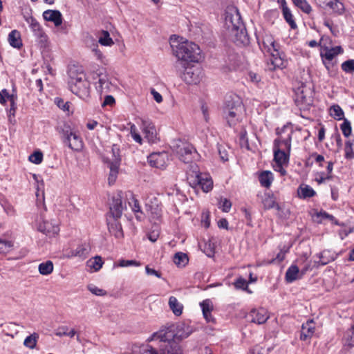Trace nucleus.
Wrapping results in <instances>:
<instances>
[{"mask_svg": "<svg viewBox=\"0 0 354 354\" xmlns=\"http://www.w3.org/2000/svg\"><path fill=\"white\" fill-rule=\"evenodd\" d=\"M292 133V127L283 126L279 131H277L278 138L274 140V168L282 176L286 174L283 167L287 166L289 162Z\"/></svg>", "mask_w": 354, "mask_h": 354, "instance_id": "1", "label": "nucleus"}, {"mask_svg": "<svg viewBox=\"0 0 354 354\" xmlns=\"http://www.w3.org/2000/svg\"><path fill=\"white\" fill-rule=\"evenodd\" d=\"M173 54L177 57L184 68L189 63H198L202 58V51L196 44L185 40L178 42L176 45H171Z\"/></svg>", "mask_w": 354, "mask_h": 354, "instance_id": "2", "label": "nucleus"}, {"mask_svg": "<svg viewBox=\"0 0 354 354\" xmlns=\"http://www.w3.org/2000/svg\"><path fill=\"white\" fill-rule=\"evenodd\" d=\"M235 12L236 15L234 20L236 22H234L233 17L227 13L225 17L226 24L227 25L228 28L231 29V31L234 36V41L236 45H248L249 44V37L247 34L246 29L243 27L241 21L238 10H236Z\"/></svg>", "mask_w": 354, "mask_h": 354, "instance_id": "3", "label": "nucleus"}, {"mask_svg": "<svg viewBox=\"0 0 354 354\" xmlns=\"http://www.w3.org/2000/svg\"><path fill=\"white\" fill-rule=\"evenodd\" d=\"M244 106L242 102L236 100H227L223 108L224 117L230 127L236 126L243 118Z\"/></svg>", "mask_w": 354, "mask_h": 354, "instance_id": "4", "label": "nucleus"}, {"mask_svg": "<svg viewBox=\"0 0 354 354\" xmlns=\"http://www.w3.org/2000/svg\"><path fill=\"white\" fill-rule=\"evenodd\" d=\"M61 134L62 142L71 150L75 151H80L84 147V142L82 138L75 131H72L70 126L64 125V127L58 130Z\"/></svg>", "mask_w": 354, "mask_h": 354, "instance_id": "5", "label": "nucleus"}, {"mask_svg": "<svg viewBox=\"0 0 354 354\" xmlns=\"http://www.w3.org/2000/svg\"><path fill=\"white\" fill-rule=\"evenodd\" d=\"M68 75V83L70 87L75 86L77 88H86V75L82 66L76 64L69 65Z\"/></svg>", "mask_w": 354, "mask_h": 354, "instance_id": "6", "label": "nucleus"}, {"mask_svg": "<svg viewBox=\"0 0 354 354\" xmlns=\"http://www.w3.org/2000/svg\"><path fill=\"white\" fill-rule=\"evenodd\" d=\"M306 261L307 257H302L296 261L299 266L304 265V268L301 270L296 264H292L288 268L285 276L286 281L288 283H292L301 278L306 274L310 266V263Z\"/></svg>", "mask_w": 354, "mask_h": 354, "instance_id": "7", "label": "nucleus"}, {"mask_svg": "<svg viewBox=\"0 0 354 354\" xmlns=\"http://www.w3.org/2000/svg\"><path fill=\"white\" fill-rule=\"evenodd\" d=\"M157 340L162 344L176 342V340L177 339L174 334V324H168L162 326L147 339L149 342Z\"/></svg>", "mask_w": 354, "mask_h": 354, "instance_id": "8", "label": "nucleus"}, {"mask_svg": "<svg viewBox=\"0 0 354 354\" xmlns=\"http://www.w3.org/2000/svg\"><path fill=\"white\" fill-rule=\"evenodd\" d=\"M190 184L194 187H200L204 192H208L213 187V181L209 174L193 171L189 174Z\"/></svg>", "mask_w": 354, "mask_h": 354, "instance_id": "9", "label": "nucleus"}, {"mask_svg": "<svg viewBox=\"0 0 354 354\" xmlns=\"http://www.w3.org/2000/svg\"><path fill=\"white\" fill-rule=\"evenodd\" d=\"M16 100L17 94L15 93V90H1L0 91V103L4 104L7 101H9L10 102V108L8 111V118L9 122L12 124H15L16 123Z\"/></svg>", "mask_w": 354, "mask_h": 354, "instance_id": "10", "label": "nucleus"}, {"mask_svg": "<svg viewBox=\"0 0 354 354\" xmlns=\"http://www.w3.org/2000/svg\"><path fill=\"white\" fill-rule=\"evenodd\" d=\"M315 90H296L295 104L300 110H307L313 104Z\"/></svg>", "mask_w": 354, "mask_h": 354, "instance_id": "11", "label": "nucleus"}, {"mask_svg": "<svg viewBox=\"0 0 354 354\" xmlns=\"http://www.w3.org/2000/svg\"><path fill=\"white\" fill-rule=\"evenodd\" d=\"M37 227L39 232L49 236H54L59 232L57 221L53 219H45L41 216H40L39 221H37Z\"/></svg>", "mask_w": 354, "mask_h": 354, "instance_id": "12", "label": "nucleus"}, {"mask_svg": "<svg viewBox=\"0 0 354 354\" xmlns=\"http://www.w3.org/2000/svg\"><path fill=\"white\" fill-rule=\"evenodd\" d=\"M175 151L178 158L185 163L192 162L196 153V150L191 144L183 142L176 145Z\"/></svg>", "mask_w": 354, "mask_h": 354, "instance_id": "13", "label": "nucleus"}, {"mask_svg": "<svg viewBox=\"0 0 354 354\" xmlns=\"http://www.w3.org/2000/svg\"><path fill=\"white\" fill-rule=\"evenodd\" d=\"M258 39V44L261 48V49L264 52L268 54H270L273 52H276L280 49V45L279 43L276 42L274 37L268 33L265 32L261 39Z\"/></svg>", "mask_w": 354, "mask_h": 354, "instance_id": "14", "label": "nucleus"}, {"mask_svg": "<svg viewBox=\"0 0 354 354\" xmlns=\"http://www.w3.org/2000/svg\"><path fill=\"white\" fill-rule=\"evenodd\" d=\"M148 162L151 167L164 169L169 162V155L165 151L153 153L148 157Z\"/></svg>", "mask_w": 354, "mask_h": 354, "instance_id": "15", "label": "nucleus"}, {"mask_svg": "<svg viewBox=\"0 0 354 354\" xmlns=\"http://www.w3.org/2000/svg\"><path fill=\"white\" fill-rule=\"evenodd\" d=\"M125 198L124 193L122 192H118L112 198V203L110 206V212L113 217L118 219L121 217L124 206L122 203V198Z\"/></svg>", "mask_w": 354, "mask_h": 354, "instance_id": "16", "label": "nucleus"}, {"mask_svg": "<svg viewBox=\"0 0 354 354\" xmlns=\"http://www.w3.org/2000/svg\"><path fill=\"white\" fill-rule=\"evenodd\" d=\"M283 53L279 50L276 52L270 53L271 58L270 62H268L267 66L269 71H275L277 69H283L286 68L287 61L283 57Z\"/></svg>", "mask_w": 354, "mask_h": 354, "instance_id": "17", "label": "nucleus"}, {"mask_svg": "<svg viewBox=\"0 0 354 354\" xmlns=\"http://www.w3.org/2000/svg\"><path fill=\"white\" fill-rule=\"evenodd\" d=\"M26 21L29 24L34 35L39 39L41 43L45 44L48 37L38 21L31 16L26 18Z\"/></svg>", "mask_w": 354, "mask_h": 354, "instance_id": "18", "label": "nucleus"}, {"mask_svg": "<svg viewBox=\"0 0 354 354\" xmlns=\"http://www.w3.org/2000/svg\"><path fill=\"white\" fill-rule=\"evenodd\" d=\"M344 53V49L340 46H337L335 47H326L324 50H320V57L322 59V62L326 68H328L327 66L326 62L332 61L336 56L341 55Z\"/></svg>", "mask_w": 354, "mask_h": 354, "instance_id": "19", "label": "nucleus"}, {"mask_svg": "<svg viewBox=\"0 0 354 354\" xmlns=\"http://www.w3.org/2000/svg\"><path fill=\"white\" fill-rule=\"evenodd\" d=\"M157 354H183L181 346L176 342L161 344L156 348Z\"/></svg>", "mask_w": 354, "mask_h": 354, "instance_id": "20", "label": "nucleus"}, {"mask_svg": "<svg viewBox=\"0 0 354 354\" xmlns=\"http://www.w3.org/2000/svg\"><path fill=\"white\" fill-rule=\"evenodd\" d=\"M142 129L145 138H146L149 142L153 143L157 140V131L152 122L143 120Z\"/></svg>", "mask_w": 354, "mask_h": 354, "instance_id": "21", "label": "nucleus"}, {"mask_svg": "<svg viewBox=\"0 0 354 354\" xmlns=\"http://www.w3.org/2000/svg\"><path fill=\"white\" fill-rule=\"evenodd\" d=\"M249 317L251 321L258 324H264L269 318L268 312L263 308L257 309H252L250 313Z\"/></svg>", "mask_w": 354, "mask_h": 354, "instance_id": "22", "label": "nucleus"}, {"mask_svg": "<svg viewBox=\"0 0 354 354\" xmlns=\"http://www.w3.org/2000/svg\"><path fill=\"white\" fill-rule=\"evenodd\" d=\"M278 2L280 3L282 15L286 23L292 29H296L297 28V25L286 0H278Z\"/></svg>", "mask_w": 354, "mask_h": 354, "instance_id": "23", "label": "nucleus"}, {"mask_svg": "<svg viewBox=\"0 0 354 354\" xmlns=\"http://www.w3.org/2000/svg\"><path fill=\"white\" fill-rule=\"evenodd\" d=\"M43 17L45 21L53 22L56 27L59 26L62 24V15L57 10H47L44 11L43 12Z\"/></svg>", "mask_w": 354, "mask_h": 354, "instance_id": "24", "label": "nucleus"}, {"mask_svg": "<svg viewBox=\"0 0 354 354\" xmlns=\"http://www.w3.org/2000/svg\"><path fill=\"white\" fill-rule=\"evenodd\" d=\"M193 332L191 326L181 323L177 325L174 324V334L177 340H182L188 337Z\"/></svg>", "mask_w": 354, "mask_h": 354, "instance_id": "25", "label": "nucleus"}, {"mask_svg": "<svg viewBox=\"0 0 354 354\" xmlns=\"http://www.w3.org/2000/svg\"><path fill=\"white\" fill-rule=\"evenodd\" d=\"M315 324L313 320H308L302 324L300 338L301 340L310 339L314 334Z\"/></svg>", "mask_w": 354, "mask_h": 354, "instance_id": "26", "label": "nucleus"}, {"mask_svg": "<svg viewBox=\"0 0 354 354\" xmlns=\"http://www.w3.org/2000/svg\"><path fill=\"white\" fill-rule=\"evenodd\" d=\"M204 318L207 322H214V318L212 315L213 304L210 299L203 300L200 303Z\"/></svg>", "mask_w": 354, "mask_h": 354, "instance_id": "27", "label": "nucleus"}, {"mask_svg": "<svg viewBox=\"0 0 354 354\" xmlns=\"http://www.w3.org/2000/svg\"><path fill=\"white\" fill-rule=\"evenodd\" d=\"M342 342L345 349H351L354 347V322L345 331Z\"/></svg>", "mask_w": 354, "mask_h": 354, "instance_id": "28", "label": "nucleus"}, {"mask_svg": "<svg viewBox=\"0 0 354 354\" xmlns=\"http://www.w3.org/2000/svg\"><path fill=\"white\" fill-rule=\"evenodd\" d=\"M125 198L128 201L129 205L131 206L132 211L136 214L140 213V215L137 214L136 218L138 220L142 219V212L138 201L136 199L133 194L131 192H127L124 193Z\"/></svg>", "mask_w": 354, "mask_h": 354, "instance_id": "29", "label": "nucleus"}, {"mask_svg": "<svg viewBox=\"0 0 354 354\" xmlns=\"http://www.w3.org/2000/svg\"><path fill=\"white\" fill-rule=\"evenodd\" d=\"M120 162V158H115L113 162L109 164L110 171L108 181L109 185H113L116 181L119 172Z\"/></svg>", "mask_w": 354, "mask_h": 354, "instance_id": "30", "label": "nucleus"}, {"mask_svg": "<svg viewBox=\"0 0 354 354\" xmlns=\"http://www.w3.org/2000/svg\"><path fill=\"white\" fill-rule=\"evenodd\" d=\"M8 41L11 46L17 49H20L23 46L21 34L17 30H13L9 33Z\"/></svg>", "mask_w": 354, "mask_h": 354, "instance_id": "31", "label": "nucleus"}, {"mask_svg": "<svg viewBox=\"0 0 354 354\" xmlns=\"http://www.w3.org/2000/svg\"><path fill=\"white\" fill-rule=\"evenodd\" d=\"M168 304L169 308L176 316H180L182 315L184 307L176 297L171 296L169 298Z\"/></svg>", "mask_w": 354, "mask_h": 354, "instance_id": "32", "label": "nucleus"}, {"mask_svg": "<svg viewBox=\"0 0 354 354\" xmlns=\"http://www.w3.org/2000/svg\"><path fill=\"white\" fill-rule=\"evenodd\" d=\"M88 254V250L84 245H78L75 250L71 251L68 254V258L80 257L84 259Z\"/></svg>", "mask_w": 354, "mask_h": 354, "instance_id": "33", "label": "nucleus"}, {"mask_svg": "<svg viewBox=\"0 0 354 354\" xmlns=\"http://www.w3.org/2000/svg\"><path fill=\"white\" fill-rule=\"evenodd\" d=\"M274 180L273 174L270 171H263L259 176V180L261 186L268 188Z\"/></svg>", "mask_w": 354, "mask_h": 354, "instance_id": "34", "label": "nucleus"}, {"mask_svg": "<svg viewBox=\"0 0 354 354\" xmlns=\"http://www.w3.org/2000/svg\"><path fill=\"white\" fill-rule=\"evenodd\" d=\"M132 354H157L156 348L149 344L134 346L132 349Z\"/></svg>", "mask_w": 354, "mask_h": 354, "instance_id": "35", "label": "nucleus"}, {"mask_svg": "<svg viewBox=\"0 0 354 354\" xmlns=\"http://www.w3.org/2000/svg\"><path fill=\"white\" fill-rule=\"evenodd\" d=\"M108 228L110 233L114 235L116 238L119 239L123 236L122 225L118 221V219L115 218L112 223H109Z\"/></svg>", "mask_w": 354, "mask_h": 354, "instance_id": "36", "label": "nucleus"}, {"mask_svg": "<svg viewBox=\"0 0 354 354\" xmlns=\"http://www.w3.org/2000/svg\"><path fill=\"white\" fill-rule=\"evenodd\" d=\"M298 195L301 198H307L314 196L316 194L315 191L308 185H301L297 190Z\"/></svg>", "mask_w": 354, "mask_h": 354, "instance_id": "37", "label": "nucleus"}, {"mask_svg": "<svg viewBox=\"0 0 354 354\" xmlns=\"http://www.w3.org/2000/svg\"><path fill=\"white\" fill-rule=\"evenodd\" d=\"M104 263L102 259L100 256H95V257L90 259L86 262V266L93 271L97 272L99 271Z\"/></svg>", "mask_w": 354, "mask_h": 354, "instance_id": "38", "label": "nucleus"}, {"mask_svg": "<svg viewBox=\"0 0 354 354\" xmlns=\"http://www.w3.org/2000/svg\"><path fill=\"white\" fill-rule=\"evenodd\" d=\"M262 203L265 209L276 208L277 210L280 209V206L276 203V201L272 195L265 194L262 200Z\"/></svg>", "mask_w": 354, "mask_h": 354, "instance_id": "39", "label": "nucleus"}, {"mask_svg": "<svg viewBox=\"0 0 354 354\" xmlns=\"http://www.w3.org/2000/svg\"><path fill=\"white\" fill-rule=\"evenodd\" d=\"M38 339L39 334L37 333H33L25 338L24 341V345L25 347L28 348L29 349H34L36 348Z\"/></svg>", "mask_w": 354, "mask_h": 354, "instance_id": "40", "label": "nucleus"}, {"mask_svg": "<svg viewBox=\"0 0 354 354\" xmlns=\"http://www.w3.org/2000/svg\"><path fill=\"white\" fill-rule=\"evenodd\" d=\"M54 266L51 261H46L38 266L39 272L42 275H48L53 271Z\"/></svg>", "mask_w": 354, "mask_h": 354, "instance_id": "41", "label": "nucleus"}, {"mask_svg": "<svg viewBox=\"0 0 354 354\" xmlns=\"http://www.w3.org/2000/svg\"><path fill=\"white\" fill-rule=\"evenodd\" d=\"M315 216L317 219H319L318 220L319 223H322L324 220H328L331 223L335 225H341L339 221L333 215L329 214L325 211L317 212Z\"/></svg>", "mask_w": 354, "mask_h": 354, "instance_id": "42", "label": "nucleus"}, {"mask_svg": "<svg viewBox=\"0 0 354 354\" xmlns=\"http://www.w3.org/2000/svg\"><path fill=\"white\" fill-rule=\"evenodd\" d=\"M101 36L99 37L98 42L104 46H111L114 44L113 39L110 37V34L107 30H101Z\"/></svg>", "mask_w": 354, "mask_h": 354, "instance_id": "43", "label": "nucleus"}, {"mask_svg": "<svg viewBox=\"0 0 354 354\" xmlns=\"http://www.w3.org/2000/svg\"><path fill=\"white\" fill-rule=\"evenodd\" d=\"M293 3L299 8L303 12L310 15L312 11V7L306 0H292Z\"/></svg>", "mask_w": 354, "mask_h": 354, "instance_id": "44", "label": "nucleus"}, {"mask_svg": "<svg viewBox=\"0 0 354 354\" xmlns=\"http://www.w3.org/2000/svg\"><path fill=\"white\" fill-rule=\"evenodd\" d=\"M189 261L188 257L186 254L183 252H177L174 257V262L178 267L185 266Z\"/></svg>", "mask_w": 354, "mask_h": 354, "instance_id": "45", "label": "nucleus"}, {"mask_svg": "<svg viewBox=\"0 0 354 354\" xmlns=\"http://www.w3.org/2000/svg\"><path fill=\"white\" fill-rule=\"evenodd\" d=\"M328 8L331 9L333 12L339 15H342L345 10L344 4L339 0H333L332 3Z\"/></svg>", "mask_w": 354, "mask_h": 354, "instance_id": "46", "label": "nucleus"}, {"mask_svg": "<svg viewBox=\"0 0 354 354\" xmlns=\"http://www.w3.org/2000/svg\"><path fill=\"white\" fill-rule=\"evenodd\" d=\"M330 115L335 120H340L344 118V111L338 105H333L330 108Z\"/></svg>", "mask_w": 354, "mask_h": 354, "instance_id": "47", "label": "nucleus"}, {"mask_svg": "<svg viewBox=\"0 0 354 354\" xmlns=\"http://www.w3.org/2000/svg\"><path fill=\"white\" fill-rule=\"evenodd\" d=\"M345 158L352 159L354 158V140H348L345 143Z\"/></svg>", "mask_w": 354, "mask_h": 354, "instance_id": "48", "label": "nucleus"}, {"mask_svg": "<svg viewBox=\"0 0 354 354\" xmlns=\"http://www.w3.org/2000/svg\"><path fill=\"white\" fill-rule=\"evenodd\" d=\"M324 25L329 28L331 34L335 37H337L339 34V30L337 26L335 25L331 19H325L324 20Z\"/></svg>", "mask_w": 354, "mask_h": 354, "instance_id": "49", "label": "nucleus"}, {"mask_svg": "<svg viewBox=\"0 0 354 354\" xmlns=\"http://www.w3.org/2000/svg\"><path fill=\"white\" fill-rule=\"evenodd\" d=\"M342 70L346 73L353 74L354 73V59H348L341 64Z\"/></svg>", "mask_w": 354, "mask_h": 354, "instance_id": "50", "label": "nucleus"}, {"mask_svg": "<svg viewBox=\"0 0 354 354\" xmlns=\"http://www.w3.org/2000/svg\"><path fill=\"white\" fill-rule=\"evenodd\" d=\"M192 68H189V71H186L183 75V79L187 84H196L198 82V77H193L194 73L190 71Z\"/></svg>", "mask_w": 354, "mask_h": 354, "instance_id": "51", "label": "nucleus"}, {"mask_svg": "<svg viewBox=\"0 0 354 354\" xmlns=\"http://www.w3.org/2000/svg\"><path fill=\"white\" fill-rule=\"evenodd\" d=\"M147 207H149L148 210L150 211V213L151 214V218L153 220H158L161 216V209L159 207L158 205L156 204L155 207H152L149 206V205L147 204Z\"/></svg>", "mask_w": 354, "mask_h": 354, "instance_id": "52", "label": "nucleus"}, {"mask_svg": "<svg viewBox=\"0 0 354 354\" xmlns=\"http://www.w3.org/2000/svg\"><path fill=\"white\" fill-rule=\"evenodd\" d=\"M330 251L328 250H324L319 254V259H320V263L322 265H326L330 261H333L335 260V257H328V254H329Z\"/></svg>", "mask_w": 354, "mask_h": 354, "instance_id": "53", "label": "nucleus"}, {"mask_svg": "<svg viewBox=\"0 0 354 354\" xmlns=\"http://www.w3.org/2000/svg\"><path fill=\"white\" fill-rule=\"evenodd\" d=\"M232 207V203L227 198H221L218 203V208L224 212H229Z\"/></svg>", "mask_w": 354, "mask_h": 354, "instance_id": "54", "label": "nucleus"}, {"mask_svg": "<svg viewBox=\"0 0 354 354\" xmlns=\"http://www.w3.org/2000/svg\"><path fill=\"white\" fill-rule=\"evenodd\" d=\"M28 160L32 163L40 164L43 160V153L40 151H35L29 156Z\"/></svg>", "mask_w": 354, "mask_h": 354, "instance_id": "55", "label": "nucleus"}, {"mask_svg": "<svg viewBox=\"0 0 354 354\" xmlns=\"http://www.w3.org/2000/svg\"><path fill=\"white\" fill-rule=\"evenodd\" d=\"M13 244L11 241L0 240V253L6 254L9 252Z\"/></svg>", "mask_w": 354, "mask_h": 354, "instance_id": "56", "label": "nucleus"}, {"mask_svg": "<svg viewBox=\"0 0 354 354\" xmlns=\"http://www.w3.org/2000/svg\"><path fill=\"white\" fill-rule=\"evenodd\" d=\"M340 129L345 137H348L351 134L352 129L351 123L347 120H344L340 126Z\"/></svg>", "mask_w": 354, "mask_h": 354, "instance_id": "57", "label": "nucleus"}, {"mask_svg": "<svg viewBox=\"0 0 354 354\" xmlns=\"http://www.w3.org/2000/svg\"><path fill=\"white\" fill-rule=\"evenodd\" d=\"M319 43L320 50H324L325 46L328 48L331 46L332 39L328 36L323 35L319 40Z\"/></svg>", "mask_w": 354, "mask_h": 354, "instance_id": "58", "label": "nucleus"}, {"mask_svg": "<svg viewBox=\"0 0 354 354\" xmlns=\"http://www.w3.org/2000/svg\"><path fill=\"white\" fill-rule=\"evenodd\" d=\"M218 151L220 158L223 161L225 162V161L228 160L229 155H228V152L225 146L218 145Z\"/></svg>", "mask_w": 354, "mask_h": 354, "instance_id": "59", "label": "nucleus"}, {"mask_svg": "<svg viewBox=\"0 0 354 354\" xmlns=\"http://www.w3.org/2000/svg\"><path fill=\"white\" fill-rule=\"evenodd\" d=\"M88 290L93 295H95L97 296H103L106 294V292L104 290L99 288L98 287L93 286V285L88 286Z\"/></svg>", "mask_w": 354, "mask_h": 354, "instance_id": "60", "label": "nucleus"}, {"mask_svg": "<svg viewBox=\"0 0 354 354\" xmlns=\"http://www.w3.org/2000/svg\"><path fill=\"white\" fill-rule=\"evenodd\" d=\"M140 266V262H138L134 260H120L118 263V266L120 267H128V266Z\"/></svg>", "mask_w": 354, "mask_h": 354, "instance_id": "61", "label": "nucleus"}, {"mask_svg": "<svg viewBox=\"0 0 354 354\" xmlns=\"http://www.w3.org/2000/svg\"><path fill=\"white\" fill-rule=\"evenodd\" d=\"M55 102L62 110L68 111L70 107V103L68 102H64L62 99L56 97L55 99Z\"/></svg>", "mask_w": 354, "mask_h": 354, "instance_id": "62", "label": "nucleus"}, {"mask_svg": "<svg viewBox=\"0 0 354 354\" xmlns=\"http://www.w3.org/2000/svg\"><path fill=\"white\" fill-rule=\"evenodd\" d=\"M331 175H325L324 173H319L317 175L315 180L317 182L318 184L320 185L322 183H324L326 180L331 179Z\"/></svg>", "mask_w": 354, "mask_h": 354, "instance_id": "63", "label": "nucleus"}, {"mask_svg": "<svg viewBox=\"0 0 354 354\" xmlns=\"http://www.w3.org/2000/svg\"><path fill=\"white\" fill-rule=\"evenodd\" d=\"M115 103V98L112 95H106L104 100L102 104V106H113Z\"/></svg>", "mask_w": 354, "mask_h": 354, "instance_id": "64", "label": "nucleus"}]
</instances>
